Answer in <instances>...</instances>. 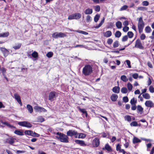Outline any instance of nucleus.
I'll return each instance as SVG.
<instances>
[{"label":"nucleus","mask_w":154,"mask_h":154,"mask_svg":"<svg viewBox=\"0 0 154 154\" xmlns=\"http://www.w3.org/2000/svg\"><path fill=\"white\" fill-rule=\"evenodd\" d=\"M127 87L129 91H131L133 88L132 85L130 83H128L127 84Z\"/></svg>","instance_id":"nucleus-48"},{"label":"nucleus","mask_w":154,"mask_h":154,"mask_svg":"<svg viewBox=\"0 0 154 154\" xmlns=\"http://www.w3.org/2000/svg\"><path fill=\"white\" fill-rule=\"evenodd\" d=\"M93 10L91 8H88L85 11V13L86 14H92Z\"/></svg>","instance_id":"nucleus-23"},{"label":"nucleus","mask_w":154,"mask_h":154,"mask_svg":"<svg viewBox=\"0 0 154 154\" xmlns=\"http://www.w3.org/2000/svg\"><path fill=\"white\" fill-rule=\"evenodd\" d=\"M100 10V7L99 5H97L95 6L94 10L97 12H99Z\"/></svg>","instance_id":"nucleus-50"},{"label":"nucleus","mask_w":154,"mask_h":154,"mask_svg":"<svg viewBox=\"0 0 154 154\" xmlns=\"http://www.w3.org/2000/svg\"><path fill=\"white\" fill-rule=\"evenodd\" d=\"M16 139L13 137H9L6 139L5 143H9L11 145H13Z\"/></svg>","instance_id":"nucleus-11"},{"label":"nucleus","mask_w":154,"mask_h":154,"mask_svg":"<svg viewBox=\"0 0 154 154\" xmlns=\"http://www.w3.org/2000/svg\"><path fill=\"white\" fill-rule=\"evenodd\" d=\"M138 20V23L137 26L139 30V32L140 33H141L143 32V29L144 27L145 24L143 20L142 17L139 18H137Z\"/></svg>","instance_id":"nucleus-3"},{"label":"nucleus","mask_w":154,"mask_h":154,"mask_svg":"<svg viewBox=\"0 0 154 154\" xmlns=\"http://www.w3.org/2000/svg\"><path fill=\"white\" fill-rule=\"evenodd\" d=\"M129 29V27L127 26H125L123 28L122 30L125 32H126Z\"/></svg>","instance_id":"nucleus-53"},{"label":"nucleus","mask_w":154,"mask_h":154,"mask_svg":"<svg viewBox=\"0 0 154 154\" xmlns=\"http://www.w3.org/2000/svg\"><path fill=\"white\" fill-rule=\"evenodd\" d=\"M17 124L20 126L27 128H30L32 127V125L27 121L19 122H18Z\"/></svg>","instance_id":"nucleus-6"},{"label":"nucleus","mask_w":154,"mask_h":154,"mask_svg":"<svg viewBox=\"0 0 154 154\" xmlns=\"http://www.w3.org/2000/svg\"><path fill=\"white\" fill-rule=\"evenodd\" d=\"M93 65L88 64L85 66L82 70V73L85 76L91 75L93 72Z\"/></svg>","instance_id":"nucleus-1"},{"label":"nucleus","mask_w":154,"mask_h":154,"mask_svg":"<svg viewBox=\"0 0 154 154\" xmlns=\"http://www.w3.org/2000/svg\"><path fill=\"white\" fill-rule=\"evenodd\" d=\"M149 91L151 93L154 92V88L152 86H150L149 87Z\"/></svg>","instance_id":"nucleus-62"},{"label":"nucleus","mask_w":154,"mask_h":154,"mask_svg":"<svg viewBox=\"0 0 154 154\" xmlns=\"http://www.w3.org/2000/svg\"><path fill=\"white\" fill-rule=\"evenodd\" d=\"M104 18H103L102 19V20L101 21L100 23H99L98 25L96 26L95 27V28L97 29V28H99L104 23Z\"/></svg>","instance_id":"nucleus-29"},{"label":"nucleus","mask_w":154,"mask_h":154,"mask_svg":"<svg viewBox=\"0 0 154 154\" xmlns=\"http://www.w3.org/2000/svg\"><path fill=\"white\" fill-rule=\"evenodd\" d=\"M119 46V41L117 40L113 44V47L114 48H117Z\"/></svg>","instance_id":"nucleus-47"},{"label":"nucleus","mask_w":154,"mask_h":154,"mask_svg":"<svg viewBox=\"0 0 154 154\" xmlns=\"http://www.w3.org/2000/svg\"><path fill=\"white\" fill-rule=\"evenodd\" d=\"M141 140L136 137H134L133 140V143L134 144L140 143Z\"/></svg>","instance_id":"nucleus-25"},{"label":"nucleus","mask_w":154,"mask_h":154,"mask_svg":"<svg viewBox=\"0 0 154 154\" xmlns=\"http://www.w3.org/2000/svg\"><path fill=\"white\" fill-rule=\"evenodd\" d=\"M53 55V53L52 52H49L47 53L46 56L48 58H50L52 57Z\"/></svg>","instance_id":"nucleus-51"},{"label":"nucleus","mask_w":154,"mask_h":154,"mask_svg":"<svg viewBox=\"0 0 154 154\" xmlns=\"http://www.w3.org/2000/svg\"><path fill=\"white\" fill-rule=\"evenodd\" d=\"M91 17L89 15H88L86 16V20L87 22H89L91 21Z\"/></svg>","instance_id":"nucleus-57"},{"label":"nucleus","mask_w":154,"mask_h":154,"mask_svg":"<svg viewBox=\"0 0 154 154\" xmlns=\"http://www.w3.org/2000/svg\"><path fill=\"white\" fill-rule=\"evenodd\" d=\"M116 26L118 29H120L122 27V23L120 21H118L116 23Z\"/></svg>","instance_id":"nucleus-32"},{"label":"nucleus","mask_w":154,"mask_h":154,"mask_svg":"<svg viewBox=\"0 0 154 154\" xmlns=\"http://www.w3.org/2000/svg\"><path fill=\"white\" fill-rule=\"evenodd\" d=\"M103 150H106L109 152H111L112 151V149L111 147L108 143H106L104 147L102 148Z\"/></svg>","instance_id":"nucleus-18"},{"label":"nucleus","mask_w":154,"mask_h":154,"mask_svg":"<svg viewBox=\"0 0 154 154\" xmlns=\"http://www.w3.org/2000/svg\"><path fill=\"white\" fill-rule=\"evenodd\" d=\"M145 105L147 107H152L154 106V105L153 103L151 100H147L145 103Z\"/></svg>","instance_id":"nucleus-15"},{"label":"nucleus","mask_w":154,"mask_h":154,"mask_svg":"<svg viewBox=\"0 0 154 154\" xmlns=\"http://www.w3.org/2000/svg\"><path fill=\"white\" fill-rule=\"evenodd\" d=\"M143 108L140 105H138L137 106V112L140 113V114L143 112Z\"/></svg>","instance_id":"nucleus-20"},{"label":"nucleus","mask_w":154,"mask_h":154,"mask_svg":"<svg viewBox=\"0 0 154 154\" xmlns=\"http://www.w3.org/2000/svg\"><path fill=\"white\" fill-rule=\"evenodd\" d=\"M34 109L36 112H46L47 111V110L44 108L38 106H35Z\"/></svg>","instance_id":"nucleus-14"},{"label":"nucleus","mask_w":154,"mask_h":154,"mask_svg":"<svg viewBox=\"0 0 154 154\" xmlns=\"http://www.w3.org/2000/svg\"><path fill=\"white\" fill-rule=\"evenodd\" d=\"M138 74L137 73H134L132 75L134 79H137L138 77Z\"/></svg>","instance_id":"nucleus-64"},{"label":"nucleus","mask_w":154,"mask_h":154,"mask_svg":"<svg viewBox=\"0 0 154 154\" xmlns=\"http://www.w3.org/2000/svg\"><path fill=\"white\" fill-rule=\"evenodd\" d=\"M134 47L142 50H143L144 48L141 41L139 38H138L136 41Z\"/></svg>","instance_id":"nucleus-8"},{"label":"nucleus","mask_w":154,"mask_h":154,"mask_svg":"<svg viewBox=\"0 0 154 154\" xmlns=\"http://www.w3.org/2000/svg\"><path fill=\"white\" fill-rule=\"evenodd\" d=\"M107 43L109 45H111L113 42V40L111 38H109L107 40Z\"/></svg>","instance_id":"nucleus-59"},{"label":"nucleus","mask_w":154,"mask_h":154,"mask_svg":"<svg viewBox=\"0 0 154 154\" xmlns=\"http://www.w3.org/2000/svg\"><path fill=\"white\" fill-rule=\"evenodd\" d=\"M127 35L128 36V38H132L134 36V34L131 31H129L127 33Z\"/></svg>","instance_id":"nucleus-33"},{"label":"nucleus","mask_w":154,"mask_h":154,"mask_svg":"<svg viewBox=\"0 0 154 154\" xmlns=\"http://www.w3.org/2000/svg\"><path fill=\"white\" fill-rule=\"evenodd\" d=\"M32 136L34 137H39L40 135L39 134L36 133L35 132H33V131H32Z\"/></svg>","instance_id":"nucleus-52"},{"label":"nucleus","mask_w":154,"mask_h":154,"mask_svg":"<svg viewBox=\"0 0 154 154\" xmlns=\"http://www.w3.org/2000/svg\"><path fill=\"white\" fill-rule=\"evenodd\" d=\"M131 109L132 110H135L136 109L137 107L136 106V105H131Z\"/></svg>","instance_id":"nucleus-63"},{"label":"nucleus","mask_w":154,"mask_h":154,"mask_svg":"<svg viewBox=\"0 0 154 154\" xmlns=\"http://www.w3.org/2000/svg\"><path fill=\"white\" fill-rule=\"evenodd\" d=\"M86 137L85 135L82 133H80L79 134V136H78V137L79 138H84Z\"/></svg>","instance_id":"nucleus-45"},{"label":"nucleus","mask_w":154,"mask_h":154,"mask_svg":"<svg viewBox=\"0 0 154 154\" xmlns=\"http://www.w3.org/2000/svg\"><path fill=\"white\" fill-rule=\"evenodd\" d=\"M21 46V44L18 43L17 45L14 46L13 48L15 50H17L19 49Z\"/></svg>","instance_id":"nucleus-39"},{"label":"nucleus","mask_w":154,"mask_h":154,"mask_svg":"<svg viewBox=\"0 0 154 154\" xmlns=\"http://www.w3.org/2000/svg\"><path fill=\"white\" fill-rule=\"evenodd\" d=\"M122 35V33L121 32L119 31H117L116 32V33L115 34V36L116 37L119 38Z\"/></svg>","instance_id":"nucleus-35"},{"label":"nucleus","mask_w":154,"mask_h":154,"mask_svg":"<svg viewBox=\"0 0 154 154\" xmlns=\"http://www.w3.org/2000/svg\"><path fill=\"white\" fill-rule=\"evenodd\" d=\"M128 8V6L126 5H124L120 9V11H122Z\"/></svg>","instance_id":"nucleus-58"},{"label":"nucleus","mask_w":154,"mask_h":154,"mask_svg":"<svg viewBox=\"0 0 154 154\" xmlns=\"http://www.w3.org/2000/svg\"><path fill=\"white\" fill-rule=\"evenodd\" d=\"M24 133L26 135L32 136V131L31 130H26L25 131Z\"/></svg>","instance_id":"nucleus-37"},{"label":"nucleus","mask_w":154,"mask_h":154,"mask_svg":"<svg viewBox=\"0 0 154 154\" xmlns=\"http://www.w3.org/2000/svg\"><path fill=\"white\" fill-rule=\"evenodd\" d=\"M56 92L54 91H51L49 94L48 96L49 100L51 101H52L54 100V98H56Z\"/></svg>","instance_id":"nucleus-9"},{"label":"nucleus","mask_w":154,"mask_h":154,"mask_svg":"<svg viewBox=\"0 0 154 154\" xmlns=\"http://www.w3.org/2000/svg\"><path fill=\"white\" fill-rule=\"evenodd\" d=\"M56 134L58 135L56 136V138L61 142L65 143H68L69 142V137H67V135H66L63 133L57 132Z\"/></svg>","instance_id":"nucleus-2"},{"label":"nucleus","mask_w":154,"mask_h":154,"mask_svg":"<svg viewBox=\"0 0 154 154\" xmlns=\"http://www.w3.org/2000/svg\"><path fill=\"white\" fill-rule=\"evenodd\" d=\"M81 14L79 13H75L69 15L68 17V19L69 20L79 19L81 17Z\"/></svg>","instance_id":"nucleus-7"},{"label":"nucleus","mask_w":154,"mask_h":154,"mask_svg":"<svg viewBox=\"0 0 154 154\" xmlns=\"http://www.w3.org/2000/svg\"><path fill=\"white\" fill-rule=\"evenodd\" d=\"M112 91L115 93H119L120 91V88L119 87L115 86L112 88Z\"/></svg>","instance_id":"nucleus-22"},{"label":"nucleus","mask_w":154,"mask_h":154,"mask_svg":"<svg viewBox=\"0 0 154 154\" xmlns=\"http://www.w3.org/2000/svg\"><path fill=\"white\" fill-rule=\"evenodd\" d=\"M15 99L17 100L18 103L20 104V106L22 105V103L20 97L17 93H15L14 94Z\"/></svg>","instance_id":"nucleus-13"},{"label":"nucleus","mask_w":154,"mask_h":154,"mask_svg":"<svg viewBox=\"0 0 154 154\" xmlns=\"http://www.w3.org/2000/svg\"><path fill=\"white\" fill-rule=\"evenodd\" d=\"M77 109H79V110L83 114L85 115V116L86 117H87L88 116V113L87 111L85 109H82L80 108L79 106H78L77 107Z\"/></svg>","instance_id":"nucleus-19"},{"label":"nucleus","mask_w":154,"mask_h":154,"mask_svg":"<svg viewBox=\"0 0 154 154\" xmlns=\"http://www.w3.org/2000/svg\"><path fill=\"white\" fill-rule=\"evenodd\" d=\"M9 32H5L1 33V37H7L9 35Z\"/></svg>","instance_id":"nucleus-44"},{"label":"nucleus","mask_w":154,"mask_h":154,"mask_svg":"<svg viewBox=\"0 0 154 154\" xmlns=\"http://www.w3.org/2000/svg\"><path fill=\"white\" fill-rule=\"evenodd\" d=\"M126 62L128 66V67L129 68H131V62L130 60H126Z\"/></svg>","instance_id":"nucleus-61"},{"label":"nucleus","mask_w":154,"mask_h":154,"mask_svg":"<svg viewBox=\"0 0 154 154\" xmlns=\"http://www.w3.org/2000/svg\"><path fill=\"white\" fill-rule=\"evenodd\" d=\"M32 56L33 58H36L38 57V54L37 52L34 51L32 53Z\"/></svg>","instance_id":"nucleus-41"},{"label":"nucleus","mask_w":154,"mask_h":154,"mask_svg":"<svg viewBox=\"0 0 154 154\" xmlns=\"http://www.w3.org/2000/svg\"><path fill=\"white\" fill-rule=\"evenodd\" d=\"M112 33L110 31H108L104 34V36L106 37H109L111 36Z\"/></svg>","instance_id":"nucleus-26"},{"label":"nucleus","mask_w":154,"mask_h":154,"mask_svg":"<svg viewBox=\"0 0 154 154\" xmlns=\"http://www.w3.org/2000/svg\"><path fill=\"white\" fill-rule=\"evenodd\" d=\"M120 79L124 82H126L128 80L126 76L125 75H122L121 76Z\"/></svg>","instance_id":"nucleus-36"},{"label":"nucleus","mask_w":154,"mask_h":154,"mask_svg":"<svg viewBox=\"0 0 154 154\" xmlns=\"http://www.w3.org/2000/svg\"><path fill=\"white\" fill-rule=\"evenodd\" d=\"M66 134L67 137H72L74 136L75 138L78 137V132L75 130H69L66 132Z\"/></svg>","instance_id":"nucleus-5"},{"label":"nucleus","mask_w":154,"mask_h":154,"mask_svg":"<svg viewBox=\"0 0 154 154\" xmlns=\"http://www.w3.org/2000/svg\"><path fill=\"white\" fill-rule=\"evenodd\" d=\"M130 125L131 126L136 127L138 126V124L137 122L134 121L130 124Z\"/></svg>","instance_id":"nucleus-42"},{"label":"nucleus","mask_w":154,"mask_h":154,"mask_svg":"<svg viewBox=\"0 0 154 154\" xmlns=\"http://www.w3.org/2000/svg\"><path fill=\"white\" fill-rule=\"evenodd\" d=\"M0 50L2 53L4 57H7L9 54V51L6 48L3 47H1Z\"/></svg>","instance_id":"nucleus-12"},{"label":"nucleus","mask_w":154,"mask_h":154,"mask_svg":"<svg viewBox=\"0 0 154 154\" xmlns=\"http://www.w3.org/2000/svg\"><path fill=\"white\" fill-rule=\"evenodd\" d=\"M137 10L141 11H146L147 10V8L144 7H140L137 8Z\"/></svg>","instance_id":"nucleus-40"},{"label":"nucleus","mask_w":154,"mask_h":154,"mask_svg":"<svg viewBox=\"0 0 154 154\" xmlns=\"http://www.w3.org/2000/svg\"><path fill=\"white\" fill-rule=\"evenodd\" d=\"M145 32L147 33H149L151 31V28L149 26H146L145 29Z\"/></svg>","instance_id":"nucleus-34"},{"label":"nucleus","mask_w":154,"mask_h":154,"mask_svg":"<svg viewBox=\"0 0 154 154\" xmlns=\"http://www.w3.org/2000/svg\"><path fill=\"white\" fill-rule=\"evenodd\" d=\"M121 92L123 94H126L128 92L127 88L125 87H123L121 89Z\"/></svg>","instance_id":"nucleus-46"},{"label":"nucleus","mask_w":154,"mask_h":154,"mask_svg":"<svg viewBox=\"0 0 154 154\" xmlns=\"http://www.w3.org/2000/svg\"><path fill=\"white\" fill-rule=\"evenodd\" d=\"M75 142L77 144H79L82 146H87V144L85 143V141L82 140H75Z\"/></svg>","instance_id":"nucleus-16"},{"label":"nucleus","mask_w":154,"mask_h":154,"mask_svg":"<svg viewBox=\"0 0 154 154\" xmlns=\"http://www.w3.org/2000/svg\"><path fill=\"white\" fill-rule=\"evenodd\" d=\"M142 96L146 99H149L150 98L149 94L148 93L143 94Z\"/></svg>","instance_id":"nucleus-28"},{"label":"nucleus","mask_w":154,"mask_h":154,"mask_svg":"<svg viewBox=\"0 0 154 154\" xmlns=\"http://www.w3.org/2000/svg\"><path fill=\"white\" fill-rule=\"evenodd\" d=\"M0 71L2 72L3 76H5L4 75H5V73L6 71V69L3 67H2V68H1L0 69Z\"/></svg>","instance_id":"nucleus-43"},{"label":"nucleus","mask_w":154,"mask_h":154,"mask_svg":"<svg viewBox=\"0 0 154 154\" xmlns=\"http://www.w3.org/2000/svg\"><path fill=\"white\" fill-rule=\"evenodd\" d=\"M124 118L125 120H127L129 122H130L131 121V116L129 115L125 116L124 117Z\"/></svg>","instance_id":"nucleus-31"},{"label":"nucleus","mask_w":154,"mask_h":154,"mask_svg":"<svg viewBox=\"0 0 154 154\" xmlns=\"http://www.w3.org/2000/svg\"><path fill=\"white\" fill-rule=\"evenodd\" d=\"M118 98L117 95L115 94H112L110 97L111 100L112 101H116Z\"/></svg>","instance_id":"nucleus-21"},{"label":"nucleus","mask_w":154,"mask_h":154,"mask_svg":"<svg viewBox=\"0 0 154 154\" xmlns=\"http://www.w3.org/2000/svg\"><path fill=\"white\" fill-rule=\"evenodd\" d=\"M92 143L94 147H98L100 144V141L99 139L97 137H95L93 140Z\"/></svg>","instance_id":"nucleus-10"},{"label":"nucleus","mask_w":154,"mask_h":154,"mask_svg":"<svg viewBox=\"0 0 154 154\" xmlns=\"http://www.w3.org/2000/svg\"><path fill=\"white\" fill-rule=\"evenodd\" d=\"M100 17V15L99 14H97L95 15L94 17V20L95 22H97L99 20Z\"/></svg>","instance_id":"nucleus-38"},{"label":"nucleus","mask_w":154,"mask_h":154,"mask_svg":"<svg viewBox=\"0 0 154 154\" xmlns=\"http://www.w3.org/2000/svg\"><path fill=\"white\" fill-rule=\"evenodd\" d=\"M78 32L79 33H82L83 34L85 35H87L88 34V32H85V31H83L79 30L78 31Z\"/></svg>","instance_id":"nucleus-60"},{"label":"nucleus","mask_w":154,"mask_h":154,"mask_svg":"<svg viewBox=\"0 0 154 154\" xmlns=\"http://www.w3.org/2000/svg\"><path fill=\"white\" fill-rule=\"evenodd\" d=\"M122 99L123 101L125 103L128 102L129 101L128 98L127 96L124 97Z\"/></svg>","instance_id":"nucleus-54"},{"label":"nucleus","mask_w":154,"mask_h":154,"mask_svg":"<svg viewBox=\"0 0 154 154\" xmlns=\"http://www.w3.org/2000/svg\"><path fill=\"white\" fill-rule=\"evenodd\" d=\"M128 39V36L127 35H125L122 37V42H126L127 41Z\"/></svg>","instance_id":"nucleus-49"},{"label":"nucleus","mask_w":154,"mask_h":154,"mask_svg":"<svg viewBox=\"0 0 154 154\" xmlns=\"http://www.w3.org/2000/svg\"><path fill=\"white\" fill-rule=\"evenodd\" d=\"M67 36V35L66 34L62 32H59V33L54 32L52 34V37L53 38L55 39L58 38H64Z\"/></svg>","instance_id":"nucleus-4"},{"label":"nucleus","mask_w":154,"mask_h":154,"mask_svg":"<svg viewBox=\"0 0 154 154\" xmlns=\"http://www.w3.org/2000/svg\"><path fill=\"white\" fill-rule=\"evenodd\" d=\"M146 38V36L144 34H142L140 36V38L141 40H144Z\"/></svg>","instance_id":"nucleus-55"},{"label":"nucleus","mask_w":154,"mask_h":154,"mask_svg":"<svg viewBox=\"0 0 154 154\" xmlns=\"http://www.w3.org/2000/svg\"><path fill=\"white\" fill-rule=\"evenodd\" d=\"M149 4V2L147 1H144L142 2V5L143 6H148Z\"/></svg>","instance_id":"nucleus-56"},{"label":"nucleus","mask_w":154,"mask_h":154,"mask_svg":"<svg viewBox=\"0 0 154 154\" xmlns=\"http://www.w3.org/2000/svg\"><path fill=\"white\" fill-rule=\"evenodd\" d=\"M26 108L28 111H29L30 113H31L33 112V109L31 105L29 104L27 105L26 106Z\"/></svg>","instance_id":"nucleus-24"},{"label":"nucleus","mask_w":154,"mask_h":154,"mask_svg":"<svg viewBox=\"0 0 154 154\" xmlns=\"http://www.w3.org/2000/svg\"><path fill=\"white\" fill-rule=\"evenodd\" d=\"M2 124H4L6 125L7 126H8L9 127L13 128H15V127L13 125H11L9 124L8 122H3L2 120L0 121V126L2 127H3Z\"/></svg>","instance_id":"nucleus-17"},{"label":"nucleus","mask_w":154,"mask_h":154,"mask_svg":"<svg viewBox=\"0 0 154 154\" xmlns=\"http://www.w3.org/2000/svg\"><path fill=\"white\" fill-rule=\"evenodd\" d=\"M130 102L131 105H136L137 103V100L136 99L133 97L131 100Z\"/></svg>","instance_id":"nucleus-30"},{"label":"nucleus","mask_w":154,"mask_h":154,"mask_svg":"<svg viewBox=\"0 0 154 154\" xmlns=\"http://www.w3.org/2000/svg\"><path fill=\"white\" fill-rule=\"evenodd\" d=\"M14 133L18 135L22 136L24 135L23 132V131H21L19 130H16L14 131Z\"/></svg>","instance_id":"nucleus-27"}]
</instances>
